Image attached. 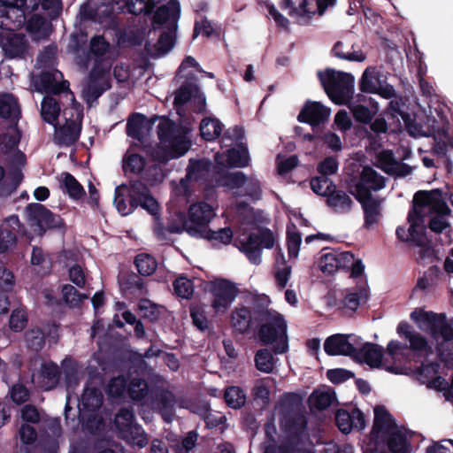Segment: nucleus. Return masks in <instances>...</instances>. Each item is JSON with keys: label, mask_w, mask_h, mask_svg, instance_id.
<instances>
[{"label": "nucleus", "mask_w": 453, "mask_h": 453, "mask_svg": "<svg viewBox=\"0 0 453 453\" xmlns=\"http://www.w3.org/2000/svg\"><path fill=\"white\" fill-rule=\"evenodd\" d=\"M411 319L418 327L426 332L435 342V350L441 363L453 369V326L448 322L445 313H436L415 309Z\"/></svg>", "instance_id": "nucleus-1"}, {"label": "nucleus", "mask_w": 453, "mask_h": 453, "mask_svg": "<svg viewBox=\"0 0 453 453\" xmlns=\"http://www.w3.org/2000/svg\"><path fill=\"white\" fill-rule=\"evenodd\" d=\"M403 106H404V104L402 102L401 98L399 100H391L388 103L386 110L372 122V117L379 112L380 107L378 102L370 97V130L377 134L387 133V121L395 119L397 122L400 123L399 118H401L405 130L411 136L418 137L426 135L424 126L417 122L415 114L411 115L404 111L402 109ZM398 127L401 128V124H398Z\"/></svg>", "instance_id": "nucleus-2"}, {"label": "nucleus", "mask_w": 453, "mask_h": 453, "mask_svg": "<svg viewBox=\"0 0 453 453\" xmlns=\"http://www.w3.org/2000/svg\"><path fill=\"white\" fill-rule=\"evenodd\" d=\"M114 204L118 211L127 216L141 206L153 216H156L159 205L151 196L146 184L141 180H130L115 188Z\"/></svg>", "instance_id": "nucleus-3"}, {"label": "nucleus", "mask_w": 453, "mask_h": 453, "mask_svg": "<svg viewBox=\"0 0 453 453\" xmlns=\"http://www.w3.org/2000/svg\"><path fill=\"white\" fill-rule=\"evenodd\" d=\"M160 147L154 157L159 163L183 156L190 148L187 130L166 118H162L157 127Z\"/></svg>", "instance_id": "nucleus-4"}, {"label": "nucleus", "mask_w": 453, "mask_h": 453, "mask_svg": "<svg viewBox=\"0 0 453 453\" xmlns=\"http://www.w3.org/2000/svg\"><path fill=\"white\" fill-rule=\"evenodd\" d=\"M347 186L350 194L361 203L364 225L368 226V157L363 151L353 153L346 161Z\"/></svg>", "instance_id": "nucleus-5"}, {"label": "nucleus", "mask_w": 453, "mask_h": 453, "mask_svg": "<svg viewBox=\"0 0 453 453\" xmlns=\"http://www.w3.org/2000/svg\"><path fill=\"white\" fill-rule=\"evenodd\" d=\"M257 319L260 323L258 337L265 344H274L273 352L283 354L288 349L287 322L284 317L274 310H260Z\"/></svg>", "instance_id": "nucleus-6"}, {"label": "nucleus", "mask_w": 453, "mask_h": 453, "mask_svg": "<svg viewBox=\"0 0 453 453\" xmlns=\"http://www.w3.org/2000/svg\"><path fill=\"white\" fill-rule=\"evenodd\" d=\"M328 97L336 104H347L354 93V77L348 73L327 68L318 73Z\"/></svg>", "instance_id": "nucleus-7"}, {"label": "nucleus", "mask_w": 453, "mask_h": 453, "mask_svg": "<svg viewBox=\"0 0 453 453\" xmlns=\"http://www.w3.org/2000/svg\"><path fill=\"white\" fill-rule=\"evenodd\" d=\"M215 213L211 205L204 202L191 204L188 209V219L185 214L178 216L179 224L170 226L173 232H187L190 236H202L206 233L208 224L214 218Z\"/></svg>", "instance_id": "nucleus-8"}, {"label": "nucleus", "mask_w": 453, "mask_h": 453, "mask_svg": "<svg viewBox=\"0 0 453 453\" xmlns=\"http://www.w3.org/2000/svg\"><path fill=\"white\" fill-rule=\"evenodd\" d=\"M439 119L427 118L428 127L426 136L434 137L432 151L439 157L445 158V166L449 172L453 167V162L449 152L453 150V136L449 134V121L444 115H438Z\"/></svg>", "instance_id": "nucleus-9"}, {"label": "nucleus", "mask_w": 453, "mask_h": 453, "mask_svg": "<svg viewBox=\"0 0 453 453\" xmlns=\"http://www.w3.org/2000/svg\"><path fill=\"white\" fill-rule=\"evenodd\" d=\"M82 111L79 107L65 109L62 111L64 122L55 123L53 142L59 147L73 145L81 135Z\"/></svg>", "instance_id": "nucleus-10"}, {"label": "nucleus", "mask_w": 453, "mask_h": 453, "mask_svg": "<svg viewBox=\"0 0 453 453\" xmlns=\"http://www.w3.org/2000/svg\"><path fill=\"white\" fill-rule=\"evenodd\" d=\"M234 245L252 264L259 265L262 248L272 249L274 245V237L269 229H261L256 234L236 238Z\"/></svg>", "instance_id": "nucleus-11"}, {"label": "nucleus", "mask_w": 453, "mask_h": 453, "mask_svg": "<svg viewBox=\"0 0 453 453\" xmlns=\"http://www.w3.org/2000/svg\"><path fill=\"white\" fill-rule=\"evenodd\" d=\"M110 64L96 65L90 71L88 81L82 85V95L88 104L96 101L110 88Z\"/></svg>", "instance_id": "nucleus-12"}, {"label": "nucleus", "mask_w": 453, "mask_h": 453, "mask_svg": "<svg viewBox=\"0 0 453 453\" xmlns=\"http://www.w3.org/2000/svg\"><path fill=\"white\" fill-rule=\"evenodd\" d=\"M26 213L30 226L35 227L41 234L47 229L60 228L63 226L62 219L41 203H29L26 207Z\"/></svg>", "instance_id": "nucleus-13"}, {"label": "nucleus", "mask_w": 453, "mask_h": 453, "mask_svg": "<svg viewBox=\"0 0 453 453\" xmlns=\"http://www.w3.org/2000/svg\"><path fill=\"white\" fill-rule=\"evenodd\" d=\"M373 423L370 430V445L374 443L379 448L380 441L400 426L384 405H376L373 408Z\"/></svg>", "instance_id": "nucleus-14"}, {"label": "nucleus", "mask_w": 453, "mask_h": 453, "mask_svg": "<svg viewBox=\"0 0 453 453\" xmlns=\"http://www.w3.org/2000/svg\"><path fill=\"white\" fill-rule=\"evenodd\" d=\"M209 291L212 296L211 307L216 312H225L237 296L236 288L226 280L211 282Z\"/></svg>", "instance_id": "nucleus-15"}, {"label": "nucleus", "mask_w": 453, "mask_h": 453, "mask_svg": "<svg viewBox=\"0 0 453 453\" xmlns=\"http://www.w3.org/2000/svg\"><path fill=\"white\" fill-rule=\"evenodd\" d=\"M413 203L419 208L429 207L431 212L438 216H447L451 212L443 198L442 191L439 188L417 191L413 196Z\"/></svg>", "instance_id": "nucleus-16"}, {"label": "nucleus", "mask_w": 453, "mask_h": 453, "mask_svg": "<svg viewBox=\"0 0 453 453\" xmlns=\"http://www.w3.org/2000/svg\"><path fill=\"white\" fill-rule=\"evenodd\" d=\"M1 48L7 59L25 60L31 56L29 42L22 34H7L2 40Z\"/></svg>", "instance_id": "nucleus-17"}, {"label": "nucleus", "mask_w": 453, "mask_h": 453, "mask_svg": "<svg viewBox=\"0 0 453 453\" xmlns=\"http://www.w3.org/2000/svg\"><path fill=\"white\" fill-rule=\"evenodd\" d=\"M45 435L40 440L33 452L27 453H58L59 449L58 438L62 428L58 418H51L44 421Z\"/></svg>", "instance_id": "nucleus-18"}, {"label": "nucleus", "mask_w": 453, "mask_h": 453, "mask_svg": "<svg viewBox=\"0 0 453 453\" xmlns=\"http://www.w3.org/2000/svg\"><path fill=\"white\" fill-rule=\"evenodd\" d=\"M412 434V431L401 426L380 441V447L386 449L390 453H411L412 447L408 435L411 437Z\"/></svg>", "instance_id": "nucleus-19"}, {"label": "nucleus", "mask_w": 453, "mask_h": 453, "mask_svg": "<svg viewBox=\"0 0 453 453\" xmlns=\"http://www.w3.org/2000/svg\"><path fill=\"white\" fill-rule=\"evenodd\" d=\"M219 171V166L213 165L207 159H190L187 168V177L190 181L196 182H206L209 180H215L219 182L220 180L214 177V173L220 174L222 171Z\"/></svg>", "instance_id": "nucleus-20"}, {"label": "nucleus", "mask_w": 453, "mask_h": 453, "mask_svg": "<svg viewBox=\"0 0 453 453\" xmlns=\"http://www.w3.org/2000/svg\"><path fill=\"white\" fill-rule=\"evenodd\" d=\"M331 111L319 102H308L297 116L299 122L310 124L313 127L328 120Z\"/></svg>", "instance_id": "nucleus-21"}, {"label": "nucleus", "mask_w": 453, "mask_h": 453, "mask_svg": "<svg viewBox=\"0 0 453 453\" xmlns=\"http://www.w3.org/2000/svg\"><path fill=\"white\" fill-rule=\"evenodd\" d=\"M249 152L246 146L241 144L237 149H230L226 154L217 153L215 160L219 165V173L227 167H245L249 163Z\"/></svg>", "instance_id": "nucleus-22"}, {"label": "nucleus", "mask_w": 453, "mask_h": 453, "mask_svg": "<svg viewBox=\"0 0 453 453\" xmlns=\"http://www.w3.org/2000/svg\"><path fill=\"white\" fill-rule=\"evenodd\" d=\"M37 83L41 90L52 94H59L69 87V82L64 80L63 73L57 69L42 72Z\"/></svg>", "instance_id": "nucleus-23"}, {"label": "nucleus", "mask_w": 453, "mask_h": 453, "mask_svg": "<svg viewBox=\"0 0 453 453\" xmlns=\"http://www.w3.org/2000/svg\"><path fill=\"white\" fill-rule=\"evenodd\" d=\"M365 103L366 97L363 94L353 96L347 103L355 120L363 125L362 127H357V134L361 138H365L368 135L365 127L368 124V108L365 105Z\"/></svg>", "instance_id": "nucleus-24"}, {"label": "nucleus", "mask_w": 453, "mask_h": 453, "mask_svg": "<svg viewBox=\"0 0 453 453\" xmlns=\"http://www.w3.org/2000/svg\"><path fill=\"white\" fill-rule=\"evenodd\" d=\"M180 13V5L178 0H168L166 4H161L155 12L154 23L167 27H176Z\"/></svg>", "instance_id": "nucleus-25"}, {"label": "nucleus", "mask_w": 453, "mask_h": 453, "mask_svg": "<svg viewBox=\"0 0 453 453\" xmlns=\"http://www.w3.org/2000/svg\"><path fill=\"white\" fill-rule=\"evenodd\" d=\"M151 395L155 396L151 402L152 408L158 410L165 421L172 422L174 414V395L170 391L163 389L157 390L155 394L152 391Z\"/></svg>", "instance_id": "nucleus-26"}, {"label": "nucleus", "mask_w": 453, "mask_h": 453, "mask_svg": "<svg viewBox=\"0 0 453 453\" xmlns=\"http://www.w3.org/2000/svg\"><path fill=\"white\" fill-rule=\"evenodd\" d=\"M32 380L43 390H50L58 383L59 368L52 362L43 363L41 365L40 372L37 375H32Z\"/></svg>", "instance_id": "nucleus-27"}, {"label": "nucleus", "mask_w": 453, "mask_h": 453, "mask_svg": "<svg viewBox=\"0 0 453 453\" xmlns=\"http://www.w3.org/2000/svg\"><path fill=\"white\" fill-rule=\"evenodd\" d=\"M370 94H376L389 100L396 97V91L388 82L387 75L380 73L375 68L370 67Z\"/></svg>", "instance_id": "nucleus-28"}, {"label": "nucleus", "mask_w": 453, "mask_h": 453, "mask_svg": "<svg viewBox=\"0 0 453 453\" xmlns=\"http://www.w3.org/2000/svg\"><path fill=\"white\" fill-rule=\"evenodd\" d=\"M26 23V12L19 8L0 7V28L15 31Z\"/></svg>", "instance_id": "nucleus-29"}, {"label": "nucleus", "mask_w": 453, "mask_h": 453, "mask_svg": "<svg viewBox=\"0 0 453 453\" xmlns=\"http://www.w3.org/2000/svg\"><path fill=\"white\" fill-rule=\"evenodd\" d=\"M325 352L329 356H348L355 351L345 334H336L326 338L324 342Z\"/></svg>", "instance_id": "nucleus-30"}, {"label": "nucleus", "mask_w": 453, "mask_h": 453, "mask_svg": "<svg viewBox=\"0 0 453 453\" xmlns=\"http://www.w3.org/2000/svg\"><path fill=\"white\" fill-rule=\"evenodd\" d=\"M338 270L343 269L350 272V278L357 280L364 275L365 265L360 258L349 251L337 252Z\"/></svg>", "instance_id": "nucleus-31"}, {"label": "nucleus", "mask_w": 453, "mask_h": 453, "mask_svg": "<svg viewBox=\"0 0 453 453\" xmlns=\"http://www.w3.org/2000/svg\"><path fill=\"white\" fill-rule=\"evenodd\" d=\"M25 24L27 31L35 41L48 38L52 30L51 23L39 14L32 15Z\"/></svg>", "instance_id": "nucleus-32"}, {"label": "nucleus", "mask_w": 453, "mask_h": 453, "mask_svg": "<svg viewBox=\"0 0 453 453\" xmlns=\"http://www.w3.org/2000/svg\"><path fill=\"white\" fill-rule=\"evenodd\" d=\"M311 407L324 411L332 406L337 405L335 392L331 388H321L314 390L309 397Z\"/></svg>", "instance_id": "nucleus-33"}, {"label": "nucleus", "mask_w": 453, "mask_h": 453, "mask_svg": "<svg viewBox=\"0 0 453 453\" xmlns=\"http://www.w3.org/2000/svg\"><path fill=\"white\" fill-rule=\"evenodd\" d=\"M0 117L12 124H18L20 118V107L17 98L12 94L0 95Z\"/></svg>", "instance_id": "nucleus-34"}, {"label": "nucleus", "mask_w": 453, "mask_h": 453, "mask_svg": "<svg viewBox=\"0 0 453 453\" xmlns=\"http://www.w3.org/2000/svg\"><path fill=\"white\" fill-rule=\"evenodd\" d=\"M103 401L104 395L101 388L92 384H87L81 397L80 406L83 410L95 411L102 406Z\"/></svg>", "instance_id": "nucleus-35"}, {"label": "nucleus", "mask_w": 453, "mask_h": 453, "mask_svg": "<svg viewBox=\"0 0 453 453\" xmlns=\"http://www.w3.org/2000/svg\"><path fill=\"white\" fill-rule=\"evenodd\" d=\"M316 12L319 14V7L316 0H303L297 9H292L288 14L296 18L299 24L306 25Z\"/></svg>", "instance_id": "nucleus-36"}, {"label": "nucleus", "mask_w": 453, "mask_h": 453, "mask_svg": "<svg viewBox=\"0 0 453 453\" xmlns=\"http://www.w3.org/2000/svg\"><path fill=\"white\" fill-rule=\"evenodd\" d=\"M198 93V86L196 78L186 80L180 88L175 92L173 104L180 110L181 106L187 104L189 100L194 99L196 94Z\"/></svg>", "instance_id": "nucleus-37"}, {"label": "nucleus", "mask_w": 453, "mask_h": 453, "mask_svg": "<svg viewBox=\"0 0 453 453\" xmlns=\"http://www.w3.org/2000/svg\"><path fill=\"white\" fill-rule=\"evenodd\" d=\"M60 188L73 199H80L85 195L83 187L69 173H64L59 178Z\"/></svg>", "instance_id": "nucleus-38"}, {"label": "nucleus", "mask_w": 453, "mask_h": 453, "mask_svg": "<svg viewBox=\"0 0 453 453\" xmlns=\"http://www.w3.org/2000/svg\"><path fill=\"white\" fill-rule=\"evenodd\" d=\"M222 127L219 119L211 117L204 118L199 127L201 136L206 141H213L221 134Z\"/></svg>", "instance_id": "nucleus-39"}, {"label": "nucleus", "mask_w": 453, "mask_h": 453, "mask_svg": "<svg viewBox=\"0 0 453 453\" xmlns=\"http://www.w3.org/2000/svg\"><path fill=\"white\" fill-rule=\"evenodd\" d=\"M60 114V106L55 98L45 96L41 104V116L44 121L55 125Z\"/></svg>", "instance_id": "nucleus-40"}, {"label": "nucleus", "mask_w": 453, "mask_h": 453, "mask_svg": "<svg viewBox=\"0 0 453 453\" xmlns=\"http://www.w3.org/2000/svg\"><path fill=\"white\" fill-rule=\"evenodd\" d=\"M17 126L18 124L10 123L5 132L0 135V146L6 152L14 150L19 142L20 132Z\"/></svg>", "instance_id": "nucleus-41"}, {"label": "nucleus", "mask_w": 453, "mask_h": 453, "mask_svg": "<svg viewBox=\"0 0 453 453\" xmlns=\"http://www.w3.org/2000/svg\"><path fill=\"white\" fill-rule=\"evenodd\" d=\"M90 53L95 56L98 60H102L103 64L105 59L109 58L111 51V44L102 35H95L91 38L89 43Z\"/></svg>", "instance_id": "nucleus-42"}, {"label": "nucleus", "mask_w": 453, "mask_h": 453, "mask_svg": "<svg viewBox=\"0 0 453 453\" xmlns=\"http://www.w3.org/2000/svg\"><path fill=\"white\" fill-rule=\"evenodd\" d=\"M251 322L250 311L246 307L235 309L231 317L233 327L241 334L248 331Z\"/></svg>", "instance_id": "nucleus-43"}, {"label": "nucleus", "mask_w": 453, "mask_h": 453, "mask_svg": "<svg viewBox=\"0 0 453 453\" xmlns=\"http://www.w3.org/2000/svg\"><path fill=\"white\" fill-rule=\"evenodd\" d=\"M421 245H416L420 248L418 252V261L422 263H434L440 261L439 250H435L431 242L427 239L426 234L420 235Z\"/></svg>", "instance_id": "nucleus-44"}, {"label": "nucleus", "mask_w": 453, "mask_h": 453, "mask_svg": "<svg viewBox=\"0 0 453 453\" xmlns=\"http://www.w3.org/2000/svg\"><path fill=\"white\" fill-rule=\"evenodd\" d=\"M120 438L128 441L129 443L136 445L140 449L145 447L149 442V439L146 433L144 432L143 428L138 424L132 426L130 429H128L120 435Z\"/></svg>", "instance_id": "nucleus-45"}, {"label": "nucleus", "mask_w": 453, "mask_h": 453, "mask_svg": "<svg viewBox=\"0 0 453 453\" xmlns=\"http://www.w3.org/2000/svg\"><path fill=\"white\" fill-rule=\"evenodd\" d=\"M326 203L336 211H346L350 208L351 199L345 192L336 190L335 188L334 191L327 196Z\"/></svg>", "instance_id": "nucleus-46"}, {"label": "nucleus", "mask_w": 453, "mask_h": 453, "mask_svg": "<svg viewBox=\"0 0 453 453\" xmlns=\"http://www.w3.org/2000/svg\"><path fill=\"white\" fill-rule=\"evenodd\" d=\"M115 426L119 431V436L126 431L134 426V414L133 410L129 408H121L118 411L114 419Z\"/></svg>", "instance_id": "nucleus-47"}, {"label": "nucleus", "mask_w": 453, "mask_h": 453, "mask_svg": "<svg viewBox=\"0 0 453 453\" xmlns=\"http://www.w3.org/2000/svg\"><path fill=\"white\" fill-rule=\"evenodd\" d=\"M256 368L265 373H270L274 368V357L267 349H258L255 355Z\"/></svg>", "instance_id": "nucleus-48"}, {"label": "nucleus", "mask_w": 453, "mask_h": 453, "mask_svg": "<svg viewBox=\"0 0 453 453\" xmlns=\"http://www.w3.org/2000/svg\"><path fill=\"white\" fill-rule=\"evenodd\" d=\"M134 263L139 273L143 276L154 273L157 266L156 259L148 254H139L136 256Z\"/></svg>", "instance_id": "nucleus-49"}, {"label": "nucleus", "mask_w": 453, "mask_h": 453, "mask_svg": "<svg viewBox=\"0 0 453 453\" xmlns=\"http://www.w3.org/2000/svg\"><path fill=\"white\" fill-rule=\"evenodd\" d=\"M128 12L138 15L141 13L150 14L155 9L154 0H123Z\"/></svg>", "instance_id": "nucleus-50"}, {"label": "nucleus", "mask_w": 453, "mask_h": 453, "mask_svg": "<svg viewBox=\"0 0 453 453\" xmlns=\"http://www.w3.org/2000/svg\"><path fill=\"white\" fill-rule=\"evenodd\" d=\"M413 203L412 209L409 211L407 220L411 226L412 232H419L424 234H426V227L425 226V215L420 209L417 208Z\"/></svg>", "instance_id": "nucleus-51"}, {"label": "nucleus", "mask_w": 453, "mask_h": 453, "mask_svg": "<svg viewBox=\"0 0 453 453\" xmlns=\"http://www.w3.org/2000/svg\"><path fill=\"white\" fill-rule=\"evenodd\" d=\"M145 167V159L138 154H129L124 157L123 170L126 174L128 173L138 174Z\"/></svg>", "instance_id": "nucleus-52"}, {"label": "nucleus", "mask_w": 453, "mask_h": 453, "mask_svg": "<svg viewBox=\"0 0 453 453\" xmlns=\"http://www.w3.org/2000/svg\"><path fill=\"white\" fill-rule=\"evenodd\" d=\"M145 127L146 124L141 116H133L127 123V134L128 136L142 142Z\"/></svg>", "instance_id": "nucleus-53"}, {"label": "nucleus", "mask_w": 453, "mask_h": 453, "mask_svg": "<svg viewBox=\"0 0 453 453\" xmlns=\"http://www.w3.org/2000/svg\"><path fill=\"white\" fill-rule=\"evenodd\" d=\"M312 191L319 196H327L334 191L335 185L326 176L314 177L311 180Z\"/></svg>", "instance_id": "nucleus-54"}, {"label": "nucleus", "mask_w": 453, "mask_h": 453, "mask_svg": "<svg viewBox=\"0 0 453 453\" xmlns=\"http://www.w3.org/2000/svg\"><path fill=\"white\" fill-rule=\"evenodd\" d=\"M127 392L133 400L140 401L149 394L148 383L142 379L134 378L130 381Z\"/></svg>", "instance_id": "nucleus-55"}, {"label": "nucleus", "mask_w": 453, "mask_h": 453, "mask_svg": "<svg viewBox=\"0 0 453 453\" xmlns=\"http://www.w3.org/2000/svg\"><path fill=\"white\" fill-rule=\"evenodd\" d=\"M225 400L228 406L239 409L244 405L246 396L240 388L230 387L225 392Z\"/></svg>", "instance_id": "nucleus-56"}, {"label": "nucleus", "mask_w": 453, "mask_h": 453, "mask_svg": "<svg viewBox=\"0 0 453 453\" xmlns=\"http://www.w3.org/2000/svg\"><path fill=\"white\" fill-rule=\"evenodd\" d=\"M63 299L71 307L78 306L82 300L88 297V295L81 294L73 286L65 284L62 288Z\"/></svg>", "instance_id": "nucleus-57"}, {"label": "nucleus", "mask_w": 453, "mask_h": 453, "mask_svg": "<svg viewBox=\"0 0 453 453\" xmlns=\"http://www.w3.org/2000/svg\"><path fill=\"white\" fill-rule=\"evenodd\" d=\"M175 29L176 27H167V30L160 35L156 44V49L160 54L167 53L173 47Z\"/></svg>", "instance_id": "nucleus-58"}, {"label": "nucleus", "mask_w": 453, "mask_h": 453, "mask_svg": "<svg viewBox=\"0 0 453 453\" xmlns=\"http://www.w3.org/2000/svg\"><path fill=\"white\" fill-rule=\"evenodd\" d=\"M302 242V236L301 234L296 230L295 226H292V228H288L287 230V245H288V256L290 257H297L300 245Z\"/></svg>", "instance_id": "nucleus-59"}, {"label": "nucleus", "mask_w": 453, "mask_h": 453, "mask_svg": "<svg viewBox=\"0 0 453 453\" xmlns=\"http://www.w3.org/2000/svg\"><path fill=\"white\" fill-rule=\"evenodd\" d=\"M175 294L185 299H188L194 293V285L191 280L187 277L180 276L173 282Z\"/></svg>", "instance_id": "nucleus-60"}, {"label": "nucleus", "mask_w": 453, "mask_h": 453, "mask_svg": "<svg viewBox=\"0 0 453 453\" xmlns=\"http://www.w3.org/2000/svg\"><path fill=\"white\" fill-rule=\"evenodd\" d=\"M26 342L29 349L39 351L45 344L44 333L39 329H32L26 333Z\"/></svg>", "instance_id": "nucleus-61"}, {"label": "nucleus", "mask_w": 453, "mask_h": 453, "mask_svg": "<svg viewBox=\"0 0 453 453\" xmlns=\"http://www.w3.org/2000/svg\"><path fill=\"white\" fill-rule=\"evenodd\" d=\"M385 367L388 371H392V366H387L384 364V350L375 343L370 342V369Z\"/></svg>", "instance_id": "nucleus-62"}, {"label": "nucleus", "mask_w": 453, "mask_h": 453, "mask_svg": "<svg viewBox=\"0 0 453 453\" xmlns=\"http://www.w3.org/2000/svg\"><path fill=\"white\" fill-rule=\"evenodd\" d=\"M16 234L4 226H0V256L16 245Z\"/></svg>", "instance_id": "nucleus-63"}, {"label": "nucleus", "mask_w": 453, "mask_h": 453, "mask_svg": "<svg viewBox=\"0 0 453 453\" xmlns=\"http://www.w3.org/2000/svg\"><path fill=\"white\" fill-rule=\"evenodd\" d=\"M127 388L126 377L124 375H119L110 380L107 386V393L111 396L119 397L123 395L126 390H127Z\"/></svg>", "instance_id": "nucleus-64"}]
</instances>
